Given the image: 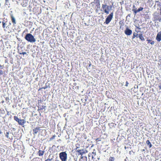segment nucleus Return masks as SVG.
<instances>
[{
	"mask_svg": "<svg viewBox=\"0 0 161 161\" xmlns=\"http://www.w3.org/2000/svg\"><path fill=\"white\" fill-rule=\"evenodd\" d=\"M25 38L28 42H34L36 40L34 36L30 33H27L25 37Z\"/></svg>",
	"mask_w": 161,
	"mask_h": 161,
	"instance_id": "f257e3e1",
	"label": "nucleus"
},
{
	"mask_svg": "<svg viewBox=\"0 0 161 161\" xmlns=\"http://www.w3.org/2000/svg\"><path fill=\"white\" fill-rule=\"evenodd\" d=\"M59 157L61 161H66L67 154L65 152H62L59 154Z\"/></svg>",
	"mask_w": 161,
	"mask_h": 161,
	"instance_id": "f03ea898",
	"label": "nucleus"
},
{
	"mask_svg": "<svg viewBox=\"0 0 161 161\" xmlns=\"http://www.w3.org/2000/svg\"><path fill=\"white\" fill-rule=\"evenodd\" d=\"M113 16V13L112 12L107 17L105 21L104 22V23H106L107 24H108L111 21L112 19Z\"/></svg>",
	"mask_w": 161,
	"mask_h": 161,
	"instance_id": "7ed1b4c3",
	"label": "nucleus"
},
{
	"mask_svg": "<svg viewBox=\"0 0 161 161\" xmlns=\"http://www.w3.org/2000/svg\"><path fill=\"white\" fill-rule=\"evenodd\" d=\"M125 33L127 36H130L132 33V31L127 27L125 31Z\"/></svg>",
	"mask_w": 161,
	"mask_h": 161,
	"instance_id": "20e7f679",
	"label": "nucleus"
},
{
	"mask_svg": "<svg viewBox=\"0 0 161 161\" xmlns=\"http://www.w3.org/2000/svg\"><path fill=\"white\" fill-rule=\"evenodd\" d=\"M76 152L79 153V154L81 155H82L83 154L87 152V151L86 150H85L83 149L81 150H77L76 151Z\"/></svg>",
	"mask_w": 161,
	"mask_h": 161,
	"instance_id": "39448f33",
	"label": "nucleus"
},
{
	"mask_svg": "<svg viewBox=\"0 0 161 161\" xmlns=\"http://www.w3.org/2000/svg\"><path fill=\"white\" fill-rule=\"evenodd\" d=\"M143 9V8L142 7H140L138 9L137 8H136L135 9H132V10L135 13V14H136L138 12H139L141 11H142Z\"/></svg>",
	"mask_w": 161,
	"mask_h": 161,
	"instance_id": "423d86ee",
	"label": "nucleus"
},
{
	"mask_svg": "<svg viewBox=\"0 0 161 161\" xmlns=\"http://www.w3.org/2000/svg\"><path fill=\"white\" fill-rule=\"evenodd\" d=\"M107 6V5L106 4H102V8L104 10V12L107 14H109V11L106 8Z\"/></svg>",
	"mask_w": 161,
	"mask_h": 161,
	"instance_id": "0eeeda50",
	"label": "nucleus"
},
{
	"mask_svg": "<svg viewBox=\"0 0 161 161\" xmlns=\"http://www.w3.org/2000/svg\"><path fill=\"white\" fill-rule=\"evenodd\" d=\"M156 39L158 42L161 41V31L159 32L158 33L156 37Z\"/></svg>",
	"mask_w": 161,
	"mask_h": 161,
	"instance_id": "6e6552de",
	"label": "nucleus"
},
{
	"mask_svg": "<svg viewBox=\"0 0 161 161\" xmlns=\"http://www.w3.org/2000/svg\"><path fill=\"white\" fill-rule=\"evenodd\" d=\"M19 121L18 122V123L21 125H24V124L26 122V121L24 119H19Z\"/></svg>",
	"mask_w": 161,
	"mask_h": 161,
	"instance_id": "1a4fd4ad",
	"label": "nucleus"
},
{
	"mask_svg": "<svg viewBox=\"0 0 161 161\" xmlns=\"http://www.w3.org/2000/svg\"><path fill=\"white\" fill-rule=\"evenodd\" d=\"M40 130V127H36L33 130V131L34 132V134L35 135L38 132V131Z\"/></svg>",
	"mask_w": 161,
	"mask_h": 161,
	"instance_id": "9d476101",
	"label": "nucleus"
},
{
	"mask_svg": "<svg viewBox=\"0 0 161 161\" xmlns=\"http://www.w3.org/2000/svg\"><path fill=\"white\" fill-rule=\"evenodd\" d=\"M10 17L11 19V20L12 21V23L14 24H16V20L14 17L13 16V14H10Z\"/></svg>",
	"mask_w": 161,
	"mask_h": 161,
	"instance_id": "9b49d317",
	"label": "nucleus"
},
{
	"mask_svg": "<svg viewBox=\"0 0 161 161\" xmlns=\"http://www.w3.org/2000/svg\"><path fill=\"white\" fill-rule=\"evenodd\" d=\"M21 5L23 7H26L27 5V0H23V2L21 3Z\"/></svg>",
	"mask_w": 161,
	"mask_h": 161,
	"instance_id": "f8f14e48",
	"label": "nucleus"
},
{
	"mask_svg": "<svg viewBox=\"0 0 161 161\" xmlns=\"http://www.w3.org/2000/svg\"><path fill=\"white\" fill-rule=\"evenodd\" d=\"M146 143L149 146V148H151L152 147V145L149 140H147L146 142Z\"/></svg>",
	"mask_w": 161,
	"mask_h": 161,
	"instance_id": "ddd939ff",
	"label": "nucleus"
},
{
	"mask_svg": "<svg viewBox=\"0 0 161 161\" xmlns=\"http://www.w3.org/2000/svg\"><path fill=\"white\" fill-rule=\"evenodd\" d=\"M139 37L142 41H144L145 40V39L142 36V34H140L139 36Z\"/></svg>",
	"mask_w": 161,
	"mask_h": 161,
	"instance_id": "4468645a",
	"label": "nucleus"
},
{
	"mask_svg": "<svg viewBox=\"0 0 161 161\" xmlns=\"http://www.w3.org/2000/svg\"><path fill=\"white\" fill-rule=\"evenodd\" d=\"M53 156L51 158V155H50L48 157V158L46 160V161H50L52 160L53 159Z\"/></svg>",
	"mask_w": 161,
	"mask_h": 161,
	"instance_id": "2eb2a0df",
	"label": "nucleus"
},
{
	"mask_svg": "<svg viewBox=\"0 0 161 161\" xmlns=\"http://www.w3.org/2000/svg\"><path fill=\"white\" fill-rule=\"evenodd\" d=\"M139 35L138 34L136 33L135 32L133 33V37L132 38V39H133L135 37H139Z\"/></svg>",
	"mask_w": 161,
	"mask_h": 161,
	"instance_id": "dca6fc26",
	"label": "nucleus"
},
{
	"mask_svg": "<svg viewBox=\"0 0 161 161\" xmlns=\"http://www.w3.org/2000/svg\"><path fill=\"white\" fill-rule=\"evenodd\" d=\"M92 154V159H93L94 158V157L96 155V152L95 150L93 151L91 153Z\"/></svg>",
	"mask_w": 161,
	"mask_h": 161,
	"instance_id": "f3484780",
	"label": "nucleus"
},
{
	"mask_svg": "<svg viewBox=\"0 0 161 161\" xmlns=\"http://www.w3.org/2000/svg\"><path fill=\"white\" fill-rule=\"evenodd\" d=\"M39 153V155L40 156H41L43 155L44 152L42 151H41L40 150H39L38 152Z\"/></svg>",
	"mask_w": 161,
	"mask_h": 161,
	"instance_id": "a211bd4d",
	"label": "nucleus"
},
{
	"mask_svg": "<svg viewBox=\"0 0 161 161\" xmlns=\"http://www.w3.org/2000/svg\"><path fill=\"white\" fill-rule=\"evenodd\" d=\"M14 120L17 121V122L19 121V119L17 116H14Z\"/></svg>",
	"mask_w": 161,
	"mask_h": 161,
	"instance_id": "6ab92c4d",
	"label": "nucleus"
},
{
	"mask_svg": "<svg viewBox=\"0 0 161 161\" xmlns=\"http://www.w3.org/2000/svg\"><path fill=\"white\" fill-rule=\"evenodd\" d=\"M7 23H5V22H2V24H3V28H5L6 27V25L7 24Z\"/></svg>",
	"mask_w": 161,
	"mask_h": 161,
	"instance_id": "aec40b11",
	"label": "nucleus"
},
{
	"mask_svg": "<svg viewBox=\"0 0 161 161\" xmlns=\"http://www.w3.org/2000/svg\"><path fill=\"white\" fill-rule=\"evenodd\" d=\"M114 158L112 157H110L109 158V161H114Z\"/></svg>",
	"mask_w": 161,
	"mask_h": 161,
	"instance_id": "412c9836",
	"label": "nucleus"
},
{
	"mask_svg": "<svg viewBox=\"0 0 161 161\" xmlns=\"http://www.w3.org/2000/svg\"><path fill=\"white\" fill-rule=\"evenodd\" d=\"M119 24L121 25V26H120V28H121V26H123L124 25V24L123 23V22L122 21H121L119 22Z\"/></svg>",
	"mask_w": 161,
	"mask_h": 161,
	"instance_id": "4be33fe9",
	"label": "nucleus"
},
{
	"mask_svg": "<svg viewBox=\"0 0 161 161\" xmlns=\"http://www.w3.org/2000/svg\"><path fill=\"white\" fill-rule=\"evenodd\" d=\"M46 107V106H42V107H41V108L40 109H44V110H45V108Z\"/></svg>",
	"mask_w": 161,
	"mask_h": 161,
	"instance_id": "5701e85b",
	"label": "nucleus"
},
{
	"mask_svg": "<svg viewBox=\"0 0 161 161\" xmlns=\"http://www.w3.org/2000/svg\"><path fill=\"white\" fill-rule=\"evenodd\" d=\"M3 22H5V23H7L8 22V19H5V18H4Z\"/></svg>",
	"mask_w": 161,
	"mask_h": 161,
	"instance_id": "b1692460",
	"label": "nucleus"
},
{
	"mask_svg": "<svg viewBox=\"0 0 161 161\" xmlns=\"http://www.w3.org/2000/svg\"><path fill=\"white\" fill-rule=\"evenodd\" d=\"M8 134H9V132H6V136L7 138H9V136H8Z\"/></svg>",
	"mask_w": 161,
	"mask_h": 161,
	"instance_id": "393cba45",
	"label": "nucleus"
},
{
	"mask_svg": "<svg viewBox=\"0 0 161 161\" xmlns=\"http://www.w3.org/2000/svg\"><path fill=\"white\" fill-rule=\"evenodd\" d=\"M26 53L25 52H22V53H20L19 54H23L24 55Z\"/></svg>",
	"mask_w": 161,
	"mask_h": 161,
	"instance_id": "a878e982",
	"label": "nucleus"
},
{
	"mask_svg": "<svg viewBox=\"0 0 161 161\" xmlns=\"http://www.w3.org/2000/svg\"><path fill=\"white\" fill-rule=\"evenodd\" d=\"M3 71L2 70H0V76L3 74Z\"/></svg>",
	"mask_w": 161,
	"mask_h": 161,
	"instance_id": "bb28decb",
	"label": "nucleus"
},
{
	"mask_svg": "<svg viewBox=\"0 0 161 161\" xmlns=\"http://www.w3.org/2000/svg\"><path fill=\"white\" fill-rule=\"evenodd\" d=\"M106 8V9L109 11L110 10L109 6L107 5Z\"/></svg>",
	"mask_w": 161,
	"mask_h": 161,
	"instance_id": "cd10ccee",
	"label": "nucleus"
},
{
	"mask_svg": "<svg viewBox=\"0 0 161 161\" xmlns=\"http://www.w3.org/2000/svg\"><path fill=\"white\" fill-rule=\"evenodd\" d=\"M5 99H6V101H7L8 102H9V99L8 97H6L5 98Z\"/></svg>",
	"mask_w": 161,
	"mask_h": 161,
	"instance_id": "c85d7f7f",
	"label": "nucleus"
},
{
	"mask_svg": "<svg viewBox=\"0 0 161 161\" xmlns=\"http://www.w3.org/2000/svg\"><path fill=\"white\" fill-rule=\"evenodd\" d=\"M11 23L10 22H9V24L8 25V26H7L6 27V28H9V26L11 25Z\"/></svg>",
	"mask_w": 161,
	"mask_h": 161,
	"instance_id": "c756f323",
	"label": "nucleus"
},
{
	"mask_svg": "<svg viewBox=\"0 0 161 161\" xmlns=\"http://www.w3.org/2000/svg\"><path fill=\"white\" fill-rule=\"evenodd\" d=\"M150 43L151 45H153L154 44V41H152Z\"/></svg>",
	"mask_w": 161,
	"mask_h": 161,
	"instance_id": "7c9ffc66",
	"label": "nucleus"
},
{
	"mask_svg": "<svg viewBox=\"0 0 161 161\" xmlns=\"http://www.w3.org/2000/svg\"><path fill=\"white\" fill-rule=\"evenodd\" d=\"M3 66L0 64V69H3Z\"/></svg>",
	"mask_w": 161,
	"mask_h": 161,
	"instance_id": "2f4dec72",
	"label": "nucleus"
},
{
	"mask_svg": "<svg viewBox=\"0 0 161 161\" xmlns=\"http://www.w3.org/2000/svg\"><path fill=\"white\" fill-rule=\"evenodd\" d=\"M47 87V86H45L42 87V88L43 89H46Z\"/></svg>",
	"mask_w": 161,
	"mask_h": 161,
	"instance_id": "473e14b6",
	"label": "nucleus"
},
{
	"mask_svg": "<svg viewBox=\"0 0 161 161\" xmlns=\"http://www.w3.org/2000/svg\"><path fill=\"white\" fill-rule=\"evenodd\" d=\"M128 83L127 81H126V84L125 85V86H128Z\"/></svg>",
	"mask_w": 161,
	"mask_h": 161,
	"instance_id": "72a5a7b5",
	"label": "nucleus"
},
{
	"mask_svg": "<svg viewBox=\"0 0 161 161\" xmlns=\"http://www.w3.org/2000/svg\"><path fill=\"white\" fill-rule=\"evenodd\" d=\"M91 64L90 63V64H89V65L88 67L87 68V69H90V67L91 66Z\"/></svg>",
	"mask_w": 161,
	"mask_h": 161,
	"instance_id": "f704fd0d",
	"label": "nucleus"
},
{
	"mask_svg": "<svg viewBox=\"0 0 161 161\" xmlns=\"http://www.w3.org/2000/svg\"><path fill=\"white\" fill-rule=\"evenodd\" d=\"M92 154L91 153H89V154L88 156H89V157H90L91 156L92 157Z\"/></svg>",
	"mask_w": 161,
	"mask_h": 161,
	"instance_id": "c9c22d12",
	"label": "nucleus"
},
{
	"mask_svg": "<svg viewBox=\"0 0 161 161\" xmlns=\"http://www.w3.org/2000/svg\"><path fill=\"white\" fill-rule=\"evenodd\" d=\"M74 161H77V158H74Z\"/></svg>",
	"mask_w": 161,
	"mask_h": 161,
	"instance_id": "e433bc0d",
	"label": "nucleus"
},
{
	"mask_svg": "<svg viewBox=\"0 0 161 161\" xmlns=\"http://www.w3.org/2000/svg\"><path fill=\"white\" fill-rule=\"evenodd\" d=\"M133 9H135L136 8L134 5H133Z\"/></svg>",
	"mask_w": 161,
	"mask_h": 161,
	"instance_id": "4c0bfd02",
	"label": "nucleus"
},
{
	"mask_svg": "<svg viewBox=\"0 0 161 161\" xmlns=\"http://www.w3.org/2000/svg\"><path fill=\"white\" fill-rule=\"evenodd\" d=\"M158 20L159 21V22H161V17L160 18H158Z\"/></svg>",
	"mask_w": 161,
	"mask_h": 161,
	"instance_id": "58836bf2",
	"label": "nucleus"
},
{
	"mask_svg": "<svg viewBox=\"0 0 161 161\" xmlns=\"http://www.w3.org/2000/svg\"><path fill=\"white\" fill-rule=\"evenodd\" d=\"M159 89L161 90V84L158 86Z\"/></svg>",
	"mask_w": 161,
	"mask_h": 161,
	"instance_id": "ea45409f",
	"label": "nucleus"
},
{
	"mask_svg": "<svg viewBox=\"0 0 161 161\" xmlns=\"http://www.w3.org/2000/svg\"><path fill=\"white\" fill-rule=\"evenodd\" d=\"M147 41H148L149 42H150L152 41V40H147Z\"/></svg>",
	"mask_w": 161,
	"mask_h": 161,
	"instance_id": "a19ab883",
	"label": "nucleus"
},
{
	"mask_svg": "<svg viewBox=\"0 0 161 161\" xmlns=\"http://www.w3.org/2000/svg\"><path fill=\"white\" fill-rule=\"evenodd\" d=\"M54 161H60L57 158L55 159V160Z\"/></svg>",
	"mask_w": 161,
	"mask_h": 161,
	"instance_id": "79ce46f5",
	"label": "nucleus"
},
{
	"mask_svg": "<svg viewBox=\"0 0 161 161\" xmlns=\"http://www.w3.org/2000/svg\"><path fill=\"white\" fill-rule=\"evenodd\" d=\"M7 114L8 115H9V112L8 111H7Z\"/></svg>",
	"mask_w": 161,
	"mask_h": 161,
	"instance_id": "37998d69",
	"label": "nucleus"
},
{
	"mask_svg": "<svg viewBox=\"0 0 161 161\" xmlns=\"http://www.w3.org/2000/svg\"><path fill=\"white\" fill-rule=\"evenodd\" d=\"M72 161L71 159V158L70 157L69 159V161Z\"/></svg>",
	"mask_w": 161,
	"mask_h": 161,
	"instance_id": "c03bdc74",
	"label": "nucleus"
},
{
	"mask_svg": "<svg viewBox=\"0 0 161 161\" xmlns=\"http://www.w3.org/2000/svg\"><path fill=\"white\" fill-rule=\"evenodd\" d=\"M160 15L161 16V8L160 9Z\"/></svg>",
	"mask_w": 161,
	"mask_h": 161,
	"instance_id": "a18cd8bd",
	"label": "nucleus"
},
{
	"mask_svg": "<svg viewBox=\"0 0 161 161\" xmlns=\"http://www.w3.org/2000/svg\"><path fill=\"white\" fill-rule=\"evenodd\" d=\"M2 132L1 131V130H0V134H2Z\"/></svg>",
	"mask_w": 161,
	"mask_h": 161,
	"instance_id": "49530a36",
	"label": "nucleus"
},
{
	"mask_svg": "<svg viewBox=\"0 0 161 161\" xmlns=\"http://www.w3.org/2000/svg\"><path fill=\"white\" fill-rule=\"evenodd\" d=\"M4 101H2V103H4Z\"/></svg>",
	"mask_w": 161,
	"mask_h": 161,
	"instance_id": "de8ad7c7",
	"label": "nucleus"
},
{
	"mask_svg": "<svg viewBox=\"0 0 161 161\" xmlns=\"http://www.w3.org/2000/svg\"><path fill=\"white\" fill-rule=\"evenodd\" d=\"M125 161H127V160L126 159H125Z\"/></svg>",
	"mask_w": 161,
	"mask_h": 161,
	"instance_id": "09e8293b",
	"label": "nucleus"
},
{
	"mask_svg": "<svg viewBox=\"0 0 161 161\" xmlns=\"http://www.w3.org/2000/svg\"><path fill=\"white\" fill-rule=\"evenodd\" d=\"M82 158H83V157H81V158L82 159Z\"/></svg>",
	"mask_w": 161,
	"mask_h": 161,
	"instance_id": "8fccbe9b",
	"label": "nucleus"
},
{
	"mask_svg": "<svg viewBox=\"0 0 161 161\" xmlns=\"http://www.w3.org/2000/svg\"><path fill=\"white\" fill-rule=\"evenodd\" d=\"M1 23V22L0 21V24Z\"/></svg>",
	"mask_w": 161,
	"mask_h": 161,
	"instance_id": "3c124183",
	"label": "nucleus"
},
{
	"mask_svg": "<svg viewBox=\"0 0 161 161\" xmlns=\"http://www.w3.org/2000/svg\"><path fill=\"white\" fill-rule=\"evenodd\" d=\"M75 83H74V84L75 85Z\"/></svg>",
	"mask_w": 161,
	"mask_h": 161,
	"instance_id": "603ef678",
	"label": "nucleus"
},
{
	"mask_svg": "<svg viewBox=\"0 0 161 161\" xmlns=\"http://www.w3.org/2000/svg\"><path fill=\"white\" fill-rule=\"evenodd\" d=\"M75 83H74V84L75 85Z\"/></svg>",
	"mask_w": 161,
	"mask_h": 161,
	"instance_id": "864d4df0",
	"label": "nucleus"
},
{
	"mask_svg": "<svg viewBox=\"0 0 161 161\" xmlns=\"http://www.w3.org/2000/svg\"><path fill=\"white\" fill-rule=\"evenodd\" d=\"M78 147H77V148H76V149H77V148H78Z\"/></svg>",
	"mask_w": 161,
	"mask_h": 161,
	"instance_id": "5fc2aeb1",
	"label": "nucleus"
},
{
	"mask_svg": "<svg viewBox=\"0 0 161 161\" xmlns=\"http://www.w3.org/2000/svg\"><path fill=\"white\" fill-rule=\"evenodd\" d=\"M78 147H77V148H76V149H77V148H78Z\"/></svg>",
	"mask_w": 161,
	"mask_h": 161,
	"instance_id": "6e6d98bb",
	"label": "nucleus"
},
{
	"mask_svg": "<svg viewBox=\"0 0 161 161\" xmlns=\"http://www.w3.org/2000/svg\"><path fill=\"white\" fill-rule=\"evenodd\" d=\"M139 161H140V160H139Z\"/></svg>",
	"mask_w": 161,
	"mask_h": 161,
	"instance_id": "4d7b16f0",
	"label": "nucleus"
}]
</instances>
